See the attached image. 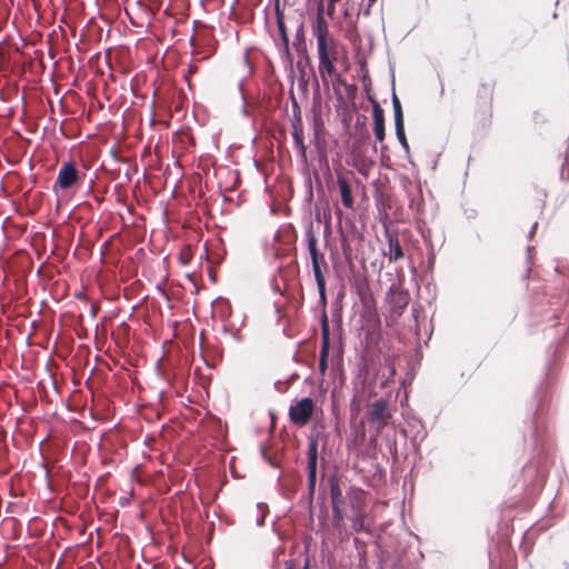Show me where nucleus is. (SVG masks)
I'll list each match as a JSON object with an SVG mask.
<instances>
[{
  "label": "nucleus",
  "mask_w": 569,
  "mask_h": 569,
  "mask_svg": "<svg viewBox=\"0 0 569 569\" xmlns=\"http://www.w3.org/2000/svg\"><path fill=\"white\" fill-rule=\"evenodd\" d=\"M305 240L307 243V249L310 256L312 272L315 277V281L317 283V289L319 293V302L323 306L327 305V293H326V277L325 272L328 270V263L326 261L325 254L318 248V238L316 236L313 222L309 221L305 227Z\"/></svg>",
  "instance_id": "obj_1"
},
{
  "label": "nucleus",
  "mask_w": 569,
  "mask_h": 569,
  "mask_svg": "<svg viewBox=\"0 0 569 569\" xmlns=\"http://www.w3.org/2000/svg\"><path fill=\"white\" fill-rule=\"evenodd\" d=\"M80 179V172L72 160L62 163L58 171L57 179L53 183V191L68 190L77 184Z\"/></svg>",
  "instance_id": "obj_2"
},
{
  "label": "nucleus",
  "mask_w": 569,
  "mask_h": 569,
  "mask_svg": "<svg viewBox=\"0 0 569 569\" xmlns=\"http://www.w3.org/2000/svg\"><path fill=\"white\" fill-rule=\"evenodd\" d=\"M313 409V400L310 397H303L289 407V419L293 425L303 427L309 422Z\"/></svg>",
  "instance_id": "obj_3"
},
{
  "label": "nucleus",
  "mask_w": 569,
  "mask_h": 569,
  "mask_svg": "<svg viewBox=\"0 0 569 569\" xmlns=\"http://www.w3.org/2000/svg\"><path fill=\"white\" fill-rule=\"evenodd\" d=\"M321 323V348L319 355V372L325 376L328 369V357L330 351V327L326 309L320 316Z\"/></svg>",
  "instance_id": "obj_4"
},
{
  "label": "nucleus",
  "mask_w": 569,
  "mask_h": 569,
  "mask_svg": "<svg viewBox=\"0 0 569 569\" xmlns=\"http://www.w3.org/2000/svg\"><path fill=\"white\" fill-rule=\"evenodd\" d=\"M322 0L317 6V14L311 23L312 34L317 39V49L328 48L329 24L323 16Z\"/></svg>",
  "instance_id": "obj_5"
},
{
  "label": "nucleus",
  "mask_w": 569,
  "mask_h": 569,
  "mask_svg": "<svg viewBox=\"0 0 569 569\" xmlns=\"http://www.w3.org/2000/svg\"><path fill=\"white\" fill-rule=\"evenodd\" d=\"M390 418L391 413L388 409V401L383 398L376 400L368 411L369 422L376 425L378 430L383 429Z\"/></svg>",
  "instance_id": "obj_6"
},
{
  "label": "nucleus",
  "mask_w": 569,
  "mask_h": 569,
  "mask_svg": "<svg viewBox=\"0 0 569 569\" xmlns=\"http://www.w3.org/2000/svg\"><path fill=\"white\" fill-rule=\"evenodd\" d=\"M383 236L388 243V250H383V256L389 262H396L405 257L402 246L399 241L398 233L385 228Z\"/></svg>",
  "instance_id": "obj_7"
},
{
  "label": "nucleus",
  "mask_w": 569,
  "mask_h": 569,
  "mask_svg": "<svg viewBox=\"0 0 569 569\" xmlns=\"http://www.w3.org/2000/svg\"><path fill=\"white\" fill-rule=\"evenodd\" d=\"M410 297L407 290L397 289L391 287L388 292V303L390 312L397 317L401 316L409 303Z\"/></svg>",
  "instance_id": "obj_8"
},
{
  "label": "nucleus",
  "mask_w": 569,
  "mask_h": 569,
  "mask_svg": "<svg viewBox=\"0 0 569 569\" xmlns=\"http://www.w3.org/2000/svg\"><path fill=\"white\" fill-rule=\"evenodd\" d=\"M274 14H276L277 28H278V31H279V34H280V40H281V47H282L281 51H282V54L289 61H291L292 60V56L290 53L289 37H288L287 27H286V22H284L283 9H278L277 8V10H274Z\"/></svg>",
  "instance_id": "obj_9"
},
{
  "label": "nucleus",
  "mask_w": 569,
  "mask_h": 569,
  "mask_svg": "<svg viewBox=\"0 0 569 569\" xmlns=\"http://www.w3.org/2000/svg\"><path fill=\"white\" fill-rule=\"evenodd\" d=\"M318 59H319V74L322 81L327 82V77L333 76L336 72V68L332 59L329 56L328 48L317 49Z\"/></svg>",
  "instance_id": "obj_10"
},
{
  "label": "nucleus",
  "mask_w": 569,
  "mask_h": 569,
  "mask_svg": "<svg viewBox=\"0 0 569 569\" xmlns=\"http://www.w3.org/2000/svg\"><path fill=\"white\" fill-rule=\"evenodd\" d=\"M373 132L378 141L382 142L386 137L385 113L380 104L372 100Z\"/></svg>",
  "instance_id": "obj_11"
},
{
  "label": "nucleus",
  "mask_w": 569,
  "mask_h": 569,
  "mask_svg": "<svg viewBox=\"0 0 569 569\" xmlns=\"http://www.w3.org/2000/svg\"><path fill=\"white\" fill-rule=\"evenodd\" d=\"M337 183L341 196V202L345 208L352 209L355 204L352 190L346 176L337 173Z\"/></svg>",
  "instance_id": "obj_12"
},
{
  "label": "nucleus",
  "mask_w": 569,
  "mask_h": 569,
  "mask_svg": "<svg viewBox=\"0 0 569 569\" xmlns=\"http://www.w3.org/2000/svg\"><path fill=\"white\" fill-rule=\"evenodd\" d=\"M292 138H293L295 148L297 149L301 160L303 162H307V147L303 141L302 131L298 127L296 121H292Z\"/></svg>",
  "instance_id": "obj_13"
},
{
  "label": "nucleus",
  "mask_w": 569,
  "mask_h": 569,
  "mask_svg": "<svg viewBox=\"0 0 569 569\" xmlns=\"http://www.w3.org/2000/svg\"><path fill=\"white\" fill-rule=\"evenodd\" d=\"M244 81H246L244 78H242L241 80L238 81V90H239L240 98H241V114L244 118L252 119L253 114H252V111L249 110V106H251L252 108H258L259 102H251V103L248 102L246 93H244Z\"/></svg>",
  "instance_id": "obj_14"
},
{
  "label": "nucleus",
  "mask_w": 569,
  "mask_h": 569,
  "mask_svg": "<svg viewBox=\"0 0 569 569\" xmlns=\"http://www.w3.org/2000/svg\"><path fill=\"white\" fill-rule=\"evenodd\" d=\"M331 506H343L345 499L339 485V479L331 476L329 479Z\"/></svg>",
  "instance_id": "obj_15"
},
{
  "label": "nucleus",
  "mask_w": 569,
  "mask_h": 569,
  "mask_svg": "<svg viewBox=\"0 0 569 569\" xmlns=\"http://www.w3.org/2000/svg\"><path fill=\"white\" fill-rule=\"evenodd\" d=\"M293 47L299 54H306L305 24L302 21L296 29Z\"/></svg>",
  "instance_id": "obj_16"
},
{
  "label": "nucleus",
  "mask_w": 569,
  "mask_h": 569,
  "mask_svg": "<svg viewBox=\"0 0 569 569\" xmlns=\"http://www.w3.org/2000/svg\"><path fill=\"white\" fill-rule=\"evenodd\" d=\"M318 445H319L318 433L311 432L308 436V450H307V459L308 460H318Z\"/></svg>",
  "instance_id": "obj_17"
},
{
  "label": "nucleus",
  "mask_w": 569,
  "mask_h": 569,
  "mask_svg": "<svg viewBox=\"0 0 569 569\" xmlns=\"http://www.w3.org/2000/svg\"><path fill=\"white\" fill-rule=\"evenodd\" d=\"M351 526L356 532H368L369 528L366 526V516L361 511H357L351 518Z\"/></svg>",
  "instance_id": "obj_18"
},
{
  "label": "nucleus",
  "mask_w": 569,
  "mask_h": 569,
  "mask_svg": "<svg viewBox=\"0 0 569 569\" xmlns=\"http://www.w3.org/2000/svg\"><path fill=\"white\" fill-rule=\"evenodd\" d=\"M395 131H396V137H397L399 143L401 144V147L405 150V152L408 154L409 151H410V148H409V144H408V141H407V137H406V132H405V127L395 128Z\"/></svg>",
  "instance_id": "obj_19"
},
{
  "label": "nucleus",
  "mask_w": 569,
  "mask_h": 569,
  "mask_svg": "<svg viewBox=\"0 0 569 569\" xmlns=\"http://www.w3.org/2000/svg\"><path fill=\"white\" fill-rule=\"evenodd\" d=\"M351 492L355 493L353 497H350V505L352 509H357L359 507V503L363 499V491L356 487H350Z\"/></svg>",
  "instance_id": "obj_20"
},
{
  "label": "nucleus",
  "mask_w": 569,
  "mask_h": 569,
  "mask_svg": "<svg viewBox=\"0 0 569 569\" xmlns=\"http://www.w3.org/2000/svg\"><path fill=\"white\" fill-rule=\"evenodd\" d=\"M260 453H261V458L263 459V461H264L266 463H268L270 467H272V468H277V469H279V468H280V463H279V461H278L276 458L271 457V456L267 452V449H266V447H264V446H261V447H260Z\"/></svg>",
  "instance_id": "obj_21"
},
{
  "label": "nucleus",
  "mask_w": 569,
  "mask_h": 569,
  "mask_svg": "<svg viewBox=\"0 0 569 569\" xmlns=\"http://www.w3.org/2000/svg\"><path fill=\"white\" fill-rule=\"evenodd\" d=\"M257 509L260 512V515L257 517L256 523L257 526L261 527L264 525L266 515L268 512V506L263 502L257 503Z\"/></svg>",
  "instance_id": "obj_22"
},
{
  "label": "nucleus",
  "mask_w": 569,
  "mask_h": 569,
  "mask_svg": "<svg viewBox=\"0 0 569 569\" xmlns=\"http://www.w3.org/2000/svg\"><path fill=\"white\" fill-rule=\"evenodd\" d=\"M331 78V81H332V88L335 91H338L340 86H347V82L346 80L342 78V76L339 73V72H335L333 76H330Z\"/></svg>",
  "instance_id": "obj_23"
},
{
  "label": "nucleus",
  "mask_w": 569,
  "mask_h": 569,
  "mask_svg": "<svg viewBox=\"0 0 569 569\" xmlns=\"http://www.w3.org/2000/svg\"><path fill=\"white\" fill-rule=\"evenodd\" d=\"M395 128L405 127L402 108L393 109Z\"/></svg>",
  "instance_id": "obj_24"
},
{
  "label": "nucleus",
  "mask_w": 569,
  "mask_h": 569,
  "mask_svg": "<svg viewBox=\"0 0 569 569\" xmlns=\"http://www.w3.org/2000/svg\"><path fill=\"white\" fill-rule=\"evenodd\" d=\"M395 128L405 127L402 108L393 109Z\"/></svg>",
  "instance_id": "obj_25"
},
{
  "label": "nucleus",
  "mask_w": 569,
  "mask_h": 569,
  "mask_svg": "<svg viewBox=\"0 0 569 569\" xmlns=\"http://www.w3.org/2000/svg\"><path fill=\"white\" fill-rule=\"evenodd\" d=\"M560 179L563 181L569 180V159H568V157H565L563 161L561 163Z\"/></svg>",
  "instance_id": "obj_26"
},
{
  "label": "nucleus",
  "mask_w": 569,
  "mask_h": 569,
  "mask_svg": "<svg viewBox=\"0 0 569 569\" xmlns=\"http://www.w3.org/2000/svg\"><path fill=\"white\" fill-rule=\"evenodd\" d=\"M316 482H317V477H312V476L307 477L308 496H309L310 501H312V499H313V495L316 491Z\"/></svg>",
  "instance_id": "obj_27"
},
{
  "label": "nucleus",
  "mask_w": 569,
  "mask_h": 569,
  "mask_svg": "<svg viewBox=\"0 0 569 569\" xmlns=\"http://www.w3.org/2000/svg\"><path fill=\"white\" fill-rule=\"evenodd\" d=\"M332 507V516L336 522H340L343 520V506H331Z\"/></svg>",
  "instance_id": "obj_28"
},
{
  "label": "nucleus",
  "mask_w": 569,
  "mask_h": 569,
  "mask_svg": "<svg viewBox=\"0 0 569 569\" xmlns=\"http://www.w3.org/2000/svg\"><path fill=\"white\" fill-rule=\"evenodd\" d=\"M532 250H533V247H531V246H528V247H527V253H528V256H527V263H528V268H527V271H526V273H525V276H523V279H525V280H528V279H529V277H530V272H531V263H532V261H531V251H532Z\"/></svg>",
  "instance_id": "obj_29"
},
{
  "label": "nucleus",
  "mask_w": 569,
  "mask_h": 569,
  "mask_svg": "<svg viewBox=\"0 0 569 569\" xmlns=\"http://www.w3.org/2000/svg\"><path fill=\"white\" fill-rule=\"evenodd\" d=\"M317 463H318V460H308L307 459L308 476L317 477Z\"/></svg>",
  "instance_id": "obj_30"
},
{
  "label": "nucleus",
  "mask_w": 569,
  "mask_h": 569,
  "mask_svg": "<svg viewBox=\"0 0 569 569\" xmlns=\"http://www.w3.org/2000/svg\"><path fill=\"white\" fill-rule=\"evenodd\" d=\"M346 37H347L350 41H353V39H355L356 37H358V33H357V24H356V22H353V23H352V27H351L350 29H348Z\"/></svg>",
  "instance_id": "obj_31"
},
{
  "label": "nucleus",
  "mask_w": 569,
  "mask_h": 569,
  "mask_svg": "<svg viewBox=\"0 0 569 569\" xmlns=\"http://www.w3.org/2000/svg\"><path fill=\"white\" fill-rule=\"evenodd\" d=\"M537 423L538 422L536 420L533 423V427H532V435H531L535 446H538V426H537Z\"/></svg>",
  "instance_id": "obj_32"
},
{
  "label": "nucleus",
  "mask_w": 569,
  "mask_h": 569,
  "mask_svg": "<svg viewBox=\"0 0 569 569\" xmlns=\"http://www.w3.org/2000/svg\"><path fill=\"white\" fill-rule=\"evenodd\" d=\"M391 101H392V109L402 108L401 103H400V100H399V98L397 97V94L395 92L392 93Z\"/></svg>",
  "instance_id": "obj_33"
},
{
  "label": "nucleus",
  "mask_w": 569,
  "mask_h": 569,
  "mask_svg": "<svg viewBox=\"0 0 569 569\" xmlns=\"http://www.w3.org/2000/svg\"><path fill=\"white\" fill-rule=\"evenodd\" d=\"M230 336L232 337L233 340H236L238 342H240L242 340V337H241L239 330L231 331Z\"/></svg>",
  "instance_id": "obj_34"
},
{
  "label": "nucleus",
  "mask_w": 569,
  "mask_h": 569,
  "mask_svg": "<svg viewBox=\"0 0 569 569\" xmlns=\"http://www.w3.org/2000/svg\"><path fill=\"white\" fill-rule=\"evenodd\" d=\"M537 227H538V223H537V222H535V223L532 224L531 229H530V230H529V232H528V238H531V237L535 234V232H536V230H537Z\"/></svg>",
  "instance_id": "obj_35"
},
{
  "label": "nucleus",
  "mask_w": 569,
  "mask_h": 569,
  "mask_svg": "<svg viewBox=\"0 0 569 569\" xmlns=\"http://www.w3.org/2000/svg\"><path fill=\"white\" fill-rule=\"evenodd\" d=\"M273 6H274V10H277V8H278V9H282V7H281V0H273Z\"/></svg>",
  "instance_id": "obj_36"
},
{
  "label": "nucleus",
  "mask_w": 569,
  "mask_h": 569,
  "mask_svg": "<svg viewBox=\"0 0 569 569\" xmlns=\"http://www.w3.org/2000/svg\"><path fill=\"white\" fill-rule=\"evenodd\" d=\"M284 569H296L293 561L287 562Z\"/></svg>",
  "instance_id": "obj_37"
},
{
  "label": "nucleus",
  "mask_w": 569,
  "mask_h": 569,
  "mask_svg": "<svg viewBox=\"0 0 569 569\" xmlns=\"http://www.w3.org/2000/svg\"><path fill=\"white\" fill-rule=\"evenodd\" d=\"M333 11H335V4H330V3H329V7H328V14L331 17V16H332V13H333Z\"/></svg>",
  "instance_id": "obj_38"
},
{
  "label": "nucleus",
  "mask_w": 569,
  "mask_h": 569,
  "mask_svg": "<svg viewBox=\"0 0 569 569\" xmlns=\"http://www.w3.org/2000/svg\"><path fill=\"white\" fill-rule=\"evenodd\" d=\"M541 411H542V405L540 403V405L538 406V408H537V412H536V416H537V417H536V419H537V420H538V417H539V415H540V412H541Z\"/></svg>",
  "instance_id": "obj_39"
},
{
  "label": "nucleus",
  "mask_w": 569,
  "mask_h": 569,
  "mask_svg": "<svg viewBox=\"0 0 569 569\" xmlns=\"http://www.w3.org/2000/svg\"><path fill=\"white\" fill-rule=\"evenodd\" d=\"M309 566H310V561L309 559L307 558L306 561H305V565H303V568L302 569H309Z\"/></svg>",
  "instance_id": "obj_40"
},
{
  "label": "nucleus",
  "mask_w": 569,
  "mask_h": 569,
  "mask_svg": "<svg viewBox=\"0 0 569 569\" xmlns=\"http://www.w3.org/2000/svg\"><path fill=\"white\" fill-rule=\"evenodd\" d=\"M370 8H371V7H369V6H368V7L363 10V14H365V16H368V14L370 13Z\"/></svg>",
  "instance_id": "obj_41"
},
{
  "label": "nucleus",
  "mask_w": 569,
  "mask_h": 569,
  "mask_svg": "<svg viewBox=\"0 0 569 569\" xmlns=\"http://www.w3.org/2000/svg\"><path fill=\"white\" fill-rule=\"evenodd\" d=\"M274 240H276V241H279V240H280L279 231H277V233L274 234Z\"/></svg>",
  "instance_id": "obj_42"
},
{
  "label": "nucleus",
  "mask_w": 569,
  "mask_h": 569,
  "mask_svg": "<svg viewBox=\"0 0 569 569\" xmlns=\"http://www.w3.org/2000/svg\"><path fill=\"white\" fill-rule=\"evenodd\" d=\"M339 1H340V0H328V2H329L330 4H336V3H337V2H339Z\"/></svg>",
  "instance_id": "obj_43"
},
{
  "label": "nucleus",
  "mask_w": 569,
  "mask_h": 569,
  "mask_svg": "<svg viewBox=\"0 0 569 569\" xmlns=\"http://www.w3.org/2000/svg\"><path fill=\"white\" fill-rule=\"evenodd\" d=\"M377 0H368L369 7H371Z\"/></svg>",
  "instance_id": "obj_44"
},
{
  "label": "nucleus",
  "mask_w": 569,
  "mask_h": 569,
  "mask_svg": "<svg viewBox=\"0 0 569 569\" xmlns=\"http://www.w3.org/2000/svg\"><path fill=\"white\" fill-rule=\"evenodd\" d=\"M281 478H282V473H280V475L278 476L277 480H278V481H280V480H281Z\"/></svg>",
  "instance_id": "obj_45"
}]
</instances>
